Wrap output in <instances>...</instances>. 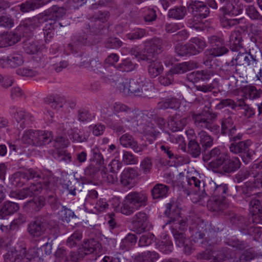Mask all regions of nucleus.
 I'll return each mask as SVG.
<instances>
[{
  "mask_svg": "<svg viewBox=\"0 0 262 262\" xmlns=\"http://www.w3.org/2000/svg\"><path fill=\"white\" fill-rule=\"evenodd\" d=\"M50 218L51 214L49 213H42L35 216L28 224L27 228V231L32 238L37 239L41 237L42 239L48 238L47 242L41 246L47 255L52 253L53 241L57 238L59 234L58 229L54 227L50 229L48 235L44 236L51 223Z\"/></svg>",
  "mask_w": 262,
  "mask_h": 262,
  "instance_id": "nucleus-1",
  "label": "nucleus"
},
{
  "mask_svg": "<svg viewBox=\"0 0 262 262\" xmlns=\"http://www.w3.org/2000/svg\"><path fill=\"white\" fill-rule=\"evenodd\" d=\"M189 230L192 240L194 243H200L203 247L208 246L212 247L216 244L215 237L220 229L211 223L208 224L202 219H198L190 225Z\"/></svg>",
  "mask_w": 262,
  "mask_h": 262,
  "instance_id": "nucleus-2",
  "label": "nucleus"
},
{
  "mask_svg": "<svg viewBox=\"0 0 262 262\" xmlns=\"http://www.w3.org/2000/svg\"><path fill=\"white\" fill-rule=\"evenodd\" d=\"M212 154L213 159L208 164V166L214 169H218V173L222 174H231L237 171L242 163L237 157H230L228 154L215 150Z\"/></svg>",
  "mask_w": 262,
  "mask_h": 262,
  "instance_id": "nucleus-3",
  "label": "nucleus"
},
{
  "mask_svg": "<svg viewBox=\"0 0 262 262\" xmlns=\"http://www.w3.org/2000/svg\"><path fill=\"white\" fill-rule=\"evenodd\" d=\"M23 185L27 184L30 181L40 184L44 189L53 190L55 188V176L51 172L42 173L32 168L24 171H18Z\"/></svg>",
  "mask_w": 262,
  "mask_h": 262,
  "instance_id": "nucleus-4",
  "label": "nucleus"
},
{
  "mask_svg": "<svg viewBox=\"0 0 262 262\" xmlns=\"http://www.w3.org/2000/svg\"><path fill=\"white\" fill-rule=\"evenodd\" d=\"M148 204L147 194L143 191H132L127 194L122 203L121 212L126 215L133 214L135 211Z\"/></svg>",
  "mask_w": 262,
  "mask_h": 262,
  "instance_id": "nucleus-5",
  "label": "nucleus"
},
{
  "mask_svg": "<svg viewBox=\"0 0 262 262\" xmlns=\"http://www.w3.org/2000/svg\"><path fill=\"white\" fill-rule=\"evenodd\" d=\"M243 5L241 3L235 5H229L228 6H222L220 10L223 14L219 16L221 26L225 29H228L239 24L243 20V18H228L227 15L237 16L241 14L243 12Z\"/></svg>",
  "mask_w": 262,
  "mask_h": 262,
  "instance_id": "nucleus-6",
  "label": "nucleus"
},
{
  "mask_svg": "<svg viewBox=\"0 0 262 262\" xmlns=\"http://www.w3.org/2000/svg\"><path fill=\"white\" fill-rule=\"evenodd\" d=\"M217 115V113H214L208 108L207 110L204 109L201 113L198 114L192 113L191 117L197 127L205 128L211 132H215L219 128V125L213 123Z\"/></svg>",
  "mask_w": 262,
  "mask_h": 262,
  "instance_id": "nucleus-7",
  "label": "nucleus"
},
{
  "mask_svg": "<svg viewBox=\"0 0 262 262\" xmlns=\"http://www.w3.org/2000/svg\"><path fill=\"white\" fill-rule=\"evenodd\" d=\"M206 43L203 39L199 37L192 38L184 45L178 44L175 47L176 53L180 56H190L201 53L206 47Z\"/></svg>",
  "mask_w": 262,
  "mask_h": 262,
  "instance_id": "nucleus-8",
  "label": "nucleus"
},
{
  "mask_svg": "<svg viewBox=\"0 0 262 262\" xmlns=\"http://www.w3.org/2000/svg\"><path fill=\"white\" fill-rule=\"evenodd\" d=\"M237 141H231L229 150L234 154L238 155L244 163L247 165L253 159V157L255 155V150L250 149L252 142L250 140Z\"/></svg>",
  "mask_w": 262,
  "mask_h": 262,
  "instance_id": "nucleus-9",
  "label": "nucleus"
},
{
  "mask_svg": "<svg viewBox=\"0 0 262 262\" xmlns=\"http://www.w3.org/2000/svg\"><path fill=\"white\" fill-rule=\"evenodd\" d=\"M165 215L169 218L166 225L173 224L175 227L180 225L181 230H184L188 226L187 219L181 216V211L174 201H170L166 204Z\"/></svg>",
  "mask_w": 262,
  "mask_h": 262,
  "instance_id": "nucleus-10",
  "label": "nucleus"
},
{
  "mask_svg": "<svg viewBox=\"0 0 262 262\" xmlns=\"http://www.w3.org/2000/svg\"><path fill=\"white\" fill-rule=\"evenodd\" d=\"M48 18L42 13H39L33 17H29L21 21L18 27V30L24 33V36H33V31L39 27Z\"/></svg>",
  "mask_w": 262,
  "mask_h": 262,
  "instance_id": "nucleus-11",
  "label": "nucleus"
},
{
  "mask_svg": "<svg viewBox=\"0 0 262 262\" xmlns=\"http://www.w3.org/2000/svg\"><path fill=\"white\" fill-rule=\"evenodd\" d=\"M198 138L203 149L202 159L203 161L207 162L209 160H212L214 157L212 154L216 152L215 150H221L218 147H214L210 150H208L213 145V138L205 131L200 132L198 134Z\"/></svg>",
  "mask_w": 262,
  "mask_h": 262,
  "instance_id": "nucleus-12",
  "label": "nucleus"
},
{
  "mask_svg": "<svg viewBox=\"0 0 262 262\" xmlns=\"http://www.w3.org/2000/svg\"><path fill=\"white\" fill-rule=\"evenodd\" d=\"M208 42L211 48L206 53L213 57H219L227 54L229 50L225 46L224 39L220 36L212 35L208 37Z\"/></svg>",
  "mask_w": 262,
  "mask_h": 262,
  "instance_id": "nucleus-13",
  "label": "nucleus"
},
{
  "mask_svg": "<svg viewBox=\"0 0 262 262\" xmlns=\"http://www.w3.org/2000/svg\"><path fill=\"white\" fill-rule=\"evenodd\" d=\"M221 134L228 135L230 141L241 140L243 137L242 133L236 134L237 128L234 120L231 116L224 117L221 120Z\"/></svg>",
  "mask_w": 262,
  "mask_h": 262,
  "instance_id": "nucleus-14",
  "label": "nucleus"
},
{
  "mask_svg": "<svg viewBox=\"0 0 262 262\" xmlns=\"http://www.w3.org/2000/svg\"><path fill=\"white\" fill-rule=\"evenodd\" d=\"M231 223L237 227L242 233L252 234L254 232H257L258 229L250 224V222L245 217L238 214H232L229 218Z\"/></svg>",
  "mask_w": 262,
  "mask_h": 262,
  "instance_id": "nucleus-15",
  "label": "nucleus"
},
{
  "mask_svg": "<svg viewBox=\"0 0 262 262\" xmlns=\"http://www.w3.org/2000/svg\"><path fill=\"white\" fill-rule=\"evenodd\" d=\"M145 55H142L143 59L150 61L162 51V40L159 38H153L144 42Z\"/></svg>",
  "mask_w": 262,
  "mask_h": 262,
  "instance_id": "nucleus-16",
  "label": "nucleus"
},
{
  "mask_svg": "<svg viewBox=\"0 0 262 262\" xmlns=\"http://www.w3.org/2000/svg\"><path fill=\"white\" fill-rule=\"evenodd\" d=\"M114 112L117 113H121L120 115H116L115 118L119 119L121 123L133 122L135 111L126 105L116 102L113 106Z\"/></svg>",
  "mask_w": 262,
  "mask_h": 262,
  "instance_id": "nucleus-17",
  "label": "nucleus"
},
{
  "mask_svg": "<svg viewBox=\"0 0 262 262\" xmlns=\"http://www.w3.org/2000/svg\"><path fill=\"white\" fill-rule=\"evenodd\" d=\"M188 11L196 18L204 19L210 14L209 7L204 3L200 1H192L187 6Z\"/></svg>",
  "mask_w": 262,
  "mask_h": 262,
  "instance_id": "nucleus-18",
  "label": "nucleus"
},
{
  "mask_svg": "<svg viewBox=\"0 0 262 262\" xmlns=\"http://www.w3.org/2000/svg\"><path fill=\"white\" fill-rule=\"evenodd\" d=\"M148 223V215L143 211L138 212L135 214L131 221L133 230L137 234H141L145 232Z\"/></svg>",
  "mask_w": 262,
  "mask_h": 262,
  "instance_id": "nucleus-19",
  "label": "nucleus"
},
{
  "mask_svg": "<svg viewBox=\"0 0 262 262\" xmlns=\"http://www.w3.org/2000/svg\"><path fill=\"white\" fill-rule=\"evenodd\" d=\"M138 176L139 173L135 168H125L121 174L120 183L123 187L130 189L135 186L136 178Z\"/></svg>",
  "mask_w": 262,
  "mask_h": 262,
  "instance_id": "nucleus-20",
  "label": "nucleus"
},
{
  "mask_svg": "<svg viewBox=\"0 0 262 262\" xmlns=\"http://www.w3.org/2000/svg\"><path fill=\"white\" fill-rule=\"evenodd\" d=\"M30 184L31 185L29 187L23 188L18 192H14L12 196L19 200H23L38 194L41 190L44 189L40 184H35L34 182H32Z\"/></svg>",
  "mask_w": 262,
  "mask_h": 262,
  "instance_id": "nucleus-21",
  "label": "nucleus"
},
{
  "mask_svg": "<svg viewBox=\"0 0 262 262\" xmlns=\"http://www.w3.org/2000/svg\"><path fill=\"white\" fill-rule=\"evenodd\" d=\"M24 63V59L21 55L14 53L7 57H3L0 59V66L2 68L10 67L16 68Z\"/></svg>",
  "mask_w": 262,
  "mask_h": 262,
  "instance_id": "nucleus-22",
  "label": "nucleus"
},
{
  "mask_svg": "<svg viewBox=\"0 0 262 262\" xmlns=\"http://www.w3.org/2000/svg\"><path fill=\"white\" fill-rule=\"evenodd\" d=\"M119 141L122 146L130 148L136 153L141 152L143 150L142 146L139 144L133 136L128 133L122 135Z\"/></svg>",
  "mask_w": 262,
  "mask_h": 262,
  "instance_id": "nucleus-23",
  "label": "nucleus"
},
{
  "mask_svg": "<svg viewBox=\"0 0 262 262\" xmlns=\"http://www.w3.org/2000/svg\"><path fill=\"white\" fill-rule=\"evenodd\" d=\"M249 204L252 207L253 222L260 223L262 220V193H259L250 201Z\"/></svg>",
  "mask_w": 262,
  "mask_h": 262,
  "instance_id": "nucleus-24",
  "label": "nucleus"
},
{
  "mask_svg": "<svg viewBox=\"0 0 262 262\" xmlns=\"http://www.w3.org/2000/svg\"><path fill=\"white\" fill-rule=\"evenodd\" d=\"M243 42L242 33L241 31L234 30L231 31L228 41V46L231 51L237 52L243 48Z\"/></svg>",
  "mask_w": 262,
  "mask_h": 262,
  "instance_id": "nucleus-25",
  "label": "nucleus"
},
{
  "mask_svg": "<svg viewBox=\"0 0 262 262\" xmlns=\"http://www.w3.org/2000/svg\"><path fill=\"white\" fill-rule=\"evenodd\" d=\"M187 124V118L183 117L180 111L169 116V125L173 132L182 130Z\"/></svg>",
  "mask_w": 262,
  "mask_h": 262,
  "instance_id": "nucleus-26",
  "label": "nucleus"
},
{
  "mask_svg": "<svg viewBox=\"0 0 262 262\" xmlns=\"http://www.w3.org/2000/svg\"><path fill=\"white\" fill-rule=\"evenodd\" d=\"M51 0H27L19 5L20 11L28 13L38 9L50 3Z\"/></svg>",
  "mask_w": 262,
  "mask_h": 262,
  "instance_id": "nucleus-27",
  "label": "nucleus"
},
{
  "mask_svg": "<svg viewBox=\"0 0 262 262\" xmlns=\"http://www.w3.org/2000/svg\"><path fill=\"white\" fill-rule=\"evenodd\" d=\"M204 176L203 174H200L197 171H195L192 174V176L187 177V181L188 185L189 186L193 185L194 187L200 190L201 187L202 186L203 190H202L201 196L205 197L207 195L206 192L205 185L204 181Z\"/></svg>",
  "mask_w": 262,
  "mask_h": 262,
  "instance_id": "nucleus-28",
  "label": "nucleus"
},
{
  "mask_svg": "<svg viewBox=\"0 0 262 262\" xmlns=\"http://www.w3.org/2000/svg\"><path fill=\"white\" fill-rule=\"evenodd\" d=\"M21 36L16 32H3L0 34V48L12 46L20 40Z\"/></svg>",
  "mask_w": 262,
  "mask_h": 262,
  "instance_id": "nucleus-29",
  "label": "nucleus"
},
{
  "mask_svg": "<svg viewBox=\"0 0 262 262\" xmlns=\"http://www.w3.org/2000/svg\"><path fill=\"white\" fill-rule=\"evenodd\" d=\"M14 118L17 123V128L23 129L32 123L33 116L28 112L21 110L16 112Z\"/></svg>",
  "mask_w": 262,
  "mask_h": 262,
  "instance_id": "nucleus-30",
  "label": "nucleus"
},
{
  "mask_svg": "<svg viewBox=\"0 0 262 262\" xmlns=\"http://www.w3.org/2000/svg\"><path fill=\"white\" fill-rule=\"evenodd\" d=\"M197 68V63L193 61H188L174 65L168 72V75L180 74Z\"/></svg>",
  "mask_w": 262,
  "mask_h": 262,
  "instance_id": "nucleus-31",
  "label": "nucleus"
},
{
  "mask_svg": "<svg viewBox=\"0 0 262 262\" xmlns=\"http://www.w3.org/2000/svg\"><path fill=\"white\" fill-rule=\"evenodd\" d=\"M57 185L56 180H55V188L53 190L44 189L47 193V196L45 197L46 202L49 205L51 209L53 211L57 210L61 205V203L59 199L55 193Z\"/></svg>",
  "mask_w": 262,
  "mask_h": 262,
  "instance_id": "nucleus-32",
  "label": "nucleus"
},
{
  "mask_svg": "<svg viewBox=\"0 0 262 262\" xmlns=\"http://www.w3.org/2000/svg\"><path fill=\"white\" fill-rule=\"evenodd\" d=\"M87 35L83 33L82 35H77L74 37L72 43L68 45L67 48L73 53H77L80 51L82 48L87 43Z\"/></svg>",
  "mask_w": 262,
  "mask_h": 262,
  "instance_id": "nucleus-33",
  "label": "nucleus"
},
{
  "mask_svg": "<svg viewBox=\"0 0 262 262\" xmlns=\"http://www.w3.org/2000/svg\"><path fill=\"white\" fill-rule=\"evenodd\" d=\"M207 207L211 212H222L227 208L225 200L220 197L213 196L207 202Z\"/></svg>",
  "mask_w": 262,
  "mask_h": 262,
  "instance_id": "nucleus-34",
  "label": "nucleus"
},
{
  "mask_svg": "<svg viewBox=\"0 0 262 262\" xmlns=\"http://www.w3.org/2000/svg\"><path fill=\"white\" fill-rule=\"evenodd\" d=\"M169 187L166 185L156 184L150 190V194L152 200H160L167 197Z\"/></svg>",
  "mask_w": 262,
  "mask_h": 262,
  "instance_id": "nucleus-35",
  "label": "nucleus"
},
{
  "mask_svg": "<svg viewBox=\"0 0 262 262\" xmlns=\"http://www.w3.org/2000/svg\"><path fill=\"white\" fill-rule=\"evenodd\" d=\"M82 252L85 253V256L94 253L97 250L101 248V244L94 238L84 239L81 246L79 247Z\"/></svg>",
  "mask_w": 262,
  "mask_h": 262,
  "instance_id": "nucleus-36",
  "label": "nucleus"
},
{
  "mask_svg": "<svg viewBox=\"0 0 262 262\" xmlns=\"http://www.w3.org/2000/svg\"><path fill=\"white\" fill-rule=\"evenodd\" d=\"M180 225L177 227H174V225L171 226V232L175 239L176 245L179 247H182L186 242L189 243V239L187 238L185 234V231L187 230L186 226L184 230H181L180 228Z\"/></svg>",
  "mask_w": 262,
  "mask_h": 262,
  "instance_id": "nucleus-37",
  "label": "nucleus"
},
{
  "mask_svg": "<svg viewBox=\"0 0 262 262\" xmlns=\"http://www.w3.org/2000/svg\"><path fill=\"white\" fill-rule=\"evenodd\" d=\"M236 189L237 191H239L242 196L248 201L247 199L251 198V200H252L254 198L257 196V195L260 193H255L254 192V186L253 184L250 182H247L244 183V184L241 186H236Z\"/></svg>",
  "mask_w": 262,
  "mask_h": 262,
  "instance_id": "nucleus-38",
  "label": "nucleus"
},
{
  "mask_svg": "<svg viewBox=\"0 0 262 262\" xmlns=\"http://www.w3.org/2000/svg\"><path fill=\"white\" fill-rule=\"evenodd\" d=\"M151 58L150 61L145 60L149 64L148 66V73L150 78H154L160 75L163 72L164 68L162 63L157 60Z\"/></svg>",
  "mask_w": 262,
  "mask_h": 262,
  "instance_id": "nucleus-39",
  "label": "nucleus"
},
{
  "mask_svg": "<svg viewBox=\"0 0 262 262\" xmlns=\"http://www.w3.org/2000/svg\"><path fill=\"white\" fill-rule=\"evenodd\" d=\"M159 257V254L154 251H145L135 255L134 261L156 262Z\"/></svg>",
  "mask_w": 262,
  "mask_h": 262,
  "instance_id": "nucleus-40",
  "label": "nucleus"
},
{
  "mask_svg": "<svg viewBox=\"0 0 262 262\" xmlns=\"http://www.w3.org/2000/svg\"><path fill=\"white\" fill-rule=\"evenodd\" d=\"M26 38L23 41V49L25 52L28 54L33 55L37 53L39 48L37 42L33 38V36H24Z\"/></svg>",
  "mask_w": 262,
  "mask_h": 262,
  "instance_id": "nucleus-41",
  "label": "nucleus"
},
{
  "mask_svg": "<svg viewBox=\"0 0 262 262\" xmlns=\"http://www.w3.org/2000/svg\"><path fill=\"white\" fill-rule=\"evenodd\" d=\"M19 208L17 203L11 201H6L0 206V218L5 219L16 212Z\"/></svg>",
  "mask_w": 262,
  "mask_h": 262,
  "instance_id": "nucleus-42",
  "label": "nucleus"
},
{
  "mask_svg": "<svg viewBox=\"0 0 262 262\" xmlns=\"http://www.w3.org/2000/svg\"><path fill=\"white\" fill-rule=\"evenodd\" d=\"M45 16L48 19H55L58 20L66 13V9L62 7L54 5L45 12Z\"/></svg>",
  "mask_w": 262,
  "mask_h": 262,
  "instance_id": "nucleus-43",
  "label": "nucleus"
},
{
  "mask_svg": "<svg viewBox=\"0 0 262 262\" xmlns=\"http://www.w3.org/2000/svg\"><path fill=\"white\" fill-rule=\"evenodd\" d=\"M23 255L21 247L18 249L10 248L4 255V262H20Z\"/></svg>",
  "mask_w": 262,
  "mask_h": 262,
  "instance_id": "nucleus-44",
  "label": "nucleus"
},
{
  "mask_svg": "<svg viewBox=\"0 0 262 262\" xmlns=\"http://www.w3.org/2000/svg\"><path fill=\"white\" fill-rule=\"evenodd\" d=\"M45 101L52 108L56 110L61 108L66 101V98L63 96L58 94L51 95L47 97Z\"/></svg>",
  "mask_w": 262,
  "mask_h": 262,
  "instance_id": "nucleus-45",
  "label": "nucleus"
},
{
  "mask_svg": "<svg viewBox=\"0 0 262 262\" xmlns=\"http://www.w3.org/2000/svg\"><path fill=\"white\" fill-rule=\"evenodd\" d=\"M35 146H42L50 143L53 140L52 134L50 132L37 130Z\"/></svg>",
  "mask_w": 262,
  "mask_h": 262,
  "instance_id": "nucleus-46",
  "label": "nucleus"
},
{
  "mask_svg": "<svg viewBox=\"0 0 262 262\" xmlns=\"http://www.w3.org/2000/svg\"><path fill=\"white\" fill-rule=\"evenodd\" d=\"M27 205L32 213H37L46 205L45 197L42 195L39 196L28 201Z\"/></svg>",
  "mask_w": 262,
  "mask_h": 262,
  "instance_id": "nucleus-47",
  "label": "nucleus"
},
{
  "mask_svg": "<svg viewBox=\"0 0 262 262\" xmlns=\"http://www.w3.org/2000/svg\"><path fill=\"white\" fill-rule=\"evenodd\" d=\"M154 89V84L146 78L142 79L139 96L144 98L151 96Z\"/></svg>",
  "mask_w": 262,
  "mask_h": 262,
  "instance_id": "nucleus-48",
  "label": "nucleus"
},
{
  "mask_svg": "<svg viewBox=\"0 0 262 262\" xmlns=\"http://www.w3.org/2000/svg\"><path fill=\"white\" fill-rule=\"evenodd\" d=\"M242 92L250 99H256L262 95V90L257 89L255 86L247 85L242 89Z\"/></svg>",
  "mask_w": 262,
  "mask_h": 262,
  "instance_id": "nucleus-49",
  "label": "nucleus"
},
{
  "mask_svg": "<svg viewBox=\"0 0 262 262\" xmlns=\"http://www.w3.org/2000/svg\"><path fill=\"white\" fill-rule=\"evenodd\" d=\"M59 214L60 217V220L67 223H70L74 221V219H77V216L74 212L65 206H62Z\"/></svg>",
  "mask_w": 262,
  "mask_h": 262,
  "instance_id": "nucleus-50",
  "label": "nucleus"
},
{
  "mask_svg": "<svg viewBox=\"0 0 262 262\" xmlns=\"http://www.w3.org/2000/svg\"><path fill=\"white\" fill-rule=\"evenodd\" d=\"M200 144L195 139H191L188 142L187 152L193 158H197L202 154L203 149Z\"/></svg>",
  "mask_w": 262,
  "mask_h": 262,
  "instance_id": "nucleus-51",
  "label": "nucleus"
},
{
  "mask_svg": "<svg viewBox=\"0 0 262 262\" xmlns=\"http://www.w3.org/2000/svg\"><path fill=\"white\" fill-rule=\"evenodd\" d=\"M106 23L91 18L89 25L91 33L94 35H99L105 28Z\"/></svg>",
  "mask_w": 262,
  "mask_h": 262,
  "instance_id": "nucleus-52",
  "label": "nucleus"
},
{
  "mask_svg": "<svg viewBox=\"0 0 262 262\" xmlns=\"http://www.w3.org/2000/svg\"><path fill=\"white\" fill-rule=\"evenodd\" d=\"M186 12V8L184 6L175 7L169 10L168 17L176 19H182L185 16Z\"/></svg>",
  "mask_w": 262,
  "mask_h": 262,
  "instance_id": "nucleus-53",
  "label": "nucleus"
},
{
  "mask_svg": "<svg viewBox=\"0 0 262 262\" xmlns=\"http://www.w3.org/2000/svg\"><path fill=\"white\" fill-rule=\"evenodd\" d=\"M37 130L29 129L26 130L21 137V142L27 145L35 146Z\"/></svg>",
  "mask_w": 262,
  "mask_h": 262,
  "instance_id": "nucleus-54",
  "label": "nucleus"
},
{
  "mask_svg": "<svg viewBox=\"0 0 262 262\" xmlns=\"http://www.w3.org/2000/svg\"><path fill=\"white\" fill-rule=\"evenodd\" d=\"M210 184L214 188L213 194L214 196L220 197L225 200V195L228 190V185L226 184H222L221 185H217L214 182L210 183Z\"/></svg>",
  "mask_w": 262,
  "mask_h": 262,
  "instance_id": "nucleus-55",
  "label": "nucleus"
},
{
  "mask_svg": "<svg viewBox=\"0 0 262 262\" xmlns=\"http://www.w3.org/2000/svg\"><path fill=\"white\" fill-rule=\"evenodd\" d=\"M161 109H178L180 107L179 101L176 98H169L159 103Z\"/></svg>",
  "mask_w": 262,
  "mask_h": 262,
  "instance_id": "nucleus-56",
  "label": "nucleus"
},
{
  "mask_svg": "<svg viewBox=\"0 0 262 262\" xmlns=\"http://www.w3.org/2000/svg\"><path fill=\"white\" fill-rule=\"evenodd\" d=\"M82 237V232L80 230H76L67 239V245L70 248L76 247L78 243L81 241Z\"/></svg>",
  "mask_w": 262,
  "mask_h": 262,
  "instance_id": "nucleus-57",
  "label": "nucleus"
},
{
  "mask_svg": "<svg viewBox=\"0 0 262 262\" xmlns=\"http://www.w3.org/2000/svg\"><path fill=\"white\" fill-rule=\"evenodd\" d=\"M203 19L196 18L192 15V17L188 19L187 23L189 27L198 31H202L205 30V26L202 21Z\"/></svg>",
  "mask_w": 262,
  "mask_h": 262,
  "instance_id": "nucleus-58",
  "label": "nucleus"
},
{
  "mask_svg": "<svg viewBox=\"0 0 262 262\" xmlns=\"http://www.w3.org/2000/svg\"><path fill=\"white\" fill-rule=\"evenodd\" d=\"M132 123H135L136 125L139 126L146 123V118L149 117V112L145 111H135Z\"/></svg>",
  "mask_w": 262,
  "mask_h": 262,
  "instance_id": "nucleus-59",
  "label": "nucleus"
},
{
  "mask_svg": "<svg viewBox=\"0 0 262 262\" xmlns=\"http://www.w3.org/2000/svg\"><path fill=\"white\" fill-rule=\"evenodd\" d=\"M246 13L253 20L262 22V15L253 5H250L246 8Z\"/></svg>",
  "mask_w": 262,
  "mask_h": 262,
  "instance_id": "nucleus-60",
  "label": "nucleus"
},
{
  "mask_svg": "<svg viewBox=\"0 0 262 262\" xmlns=\"http://www.w3.org/2000/svg\"><path fill=\"white\" fill-rule=\"evenodd\" d=\"M14 19L9 14H5L0 16V27L10 29L14 26Z\"/></svg>",
  "mask_w": 262,
  "mask_h": 262,
  "instance_id": "nucleus-61",
  "label": "nucleus"
},
{
  "mask_svg": "<svg viewBox=\"0 0 262 262\" xmlns=\"http://www.w3.org/2000/svg\"><path fill=\"white\" fill-rule=\"evenodd\" d=\"M152 167L151 159L148 157L144 158L140 164V171L144 174H149L151 172Z\"/></svg>",
  "mask_w": 262,
  "mask_h": 262,
  "instance_id": "nucleus-62",
  "label": "nucleus"
},
{
  "mask_svg": "<svg viewBox=\"0 0 262 262\" xmlns=\"http://www.w3.org/2000/svg\"><path fill=\"white\" fill-rule=\"evenodd\" d=\"M135 64L130 59H125L116 66V69L121 72H130L134 70Z\"/></svg>",
  "mask_w": 262,
  "mask_h": 262,
  "instance_id": "nucleus-63",
  "label": "nucleus"
},
{
  "mask_svg": "<svg viewBox=\"0 0 262 262\" xmlns=\"http://www.w3.org/2000/svg\"><path fill=\"white\" fill-rule=\"evenodd\" d=\"M255 253L251 249L246 250L234 262H250L255 258Z\"/></svg>",
  "mask_w": 262,
  "mask_h": 262,
  "instance_id": "nucleus-64",
  "label": "nucleus"
}]
</instances>
